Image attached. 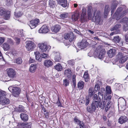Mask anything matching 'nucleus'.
Here are the masks:
<instances>
[{"mask_svg":"<svg viewBox=\"0 0 128 128\" xmlns=\"http://www.w3.org/2000/svg\"><path fill=\"white\" fill-rule=\"evenodd\" d=\"M49 4L50 7L54 8L55 6L54 2L52 0H50L49 1Z\"/></svg>","mask_w":128,"mask_h":128,"instance_id":"45","label":"nucleus"},{"mask_svg":"<svg viewBox=\"0 0 128 128\" xmlns=\"http://www.w3.org/2000/svg\"><path fill=\"white\" fill-rule=\"evenodd\" d=\"M107 54L110 58H112L116 54V50L114 49H110L108 52Z\"/></svg>","mask_w":128,"mask_h":128,"instance_id":"15","label":"nucleus"},{"mask_svg":"<svg viewBox=\"0 0 128 128\" xmlns=\"http://www.w3.org/2000/svg\"><path fill=\"white\" fill-rule=\"evenodd\" d=\"M113 114V111L112 110H110L109 113L108 114V118H110L111 116H112V115Z\"/></svg>","mask_w":128,"mask_h":128,"instance_id":"62","label":"nucleus"},{"mask_svg":"<svg viewBox=\"0 0 128 128\" xmlns=\"http://www.w3.org/2000/svg\"><path fill=\"white\" fill-rule=\"evenodd\" d=\"M10 12L9 11H6L4 12L3 15V16L4 18L6 20H8L10 17Z\"/></svg>","mask_w":128,"mask_h":128,"instance_id":"25","label":"nucleus"},{"mask_svg":"<svg viewBox=\"0 0 128 128\" xmlns=\"http://www.w3.org/2000/svg\"><path fill=\"white\" fill-rule=\"evenodd\" d=\"M98 107L96 106L95 104L92 103L90 106H88L87 107V110L88 112L92 113L95 111L96 108H98Z\"/></svg>","mask_w":128,"mask_h":128,"instance_id":"7","label":"nucleus"},{"mask_svg":"<svg viewBox=\"0 0 128 128\" xmlns=\"http://www.w3.org/2000/svg\"><path fill=\"white\" fill-rule=\"evenodd\" d=\"M6 11H4V10L2 8H0V15L1 16L3 15L4 12Z\"/></svg>","mask_w":128,"mask_h":128,"instance_id":"57","label":"nucleus"},{"mask_svg":"<svg viewBox=\"0 0 128 128\" xmlns=\"http://www.w3.org/2000/svg\"><path fill=\"white\" fill-rule=\"evenodd\" d=\"M101 90L98 91V96L99 99V100L101 101V100H102L103 97L104 95V93L103 92L105 91V90L103 89V90L102 91V89H101Z\"/></svg>","mask_w":128,"mask_h":128,"instance_id":"23","label":"nucleus"},{"mask_svg":"<svg viewBox=\"0 0 128 128\" xmlns=\"http://www.w3.org/2000/svg\"><path fill=\"white\" fill-rule=\"evenodd\" d=\"M112 98V96L110 95H108V96L106 98V100L107 101H108V102L109 101H110V100Z\"/></svg>","mask_w":128,"mask_h":128,"instance_id":"61","label":"nucleus"},{"mask_svg":"<svg viewBox=\"0 0 128 128\" xmlns=\"http://www.w3.org/2000/svg\"><path fill=\"white\" fill-rule=\"evenodd\" d=\"M122 7L119 8L114 14L113 16L114 18H116V20H118L121 17L126 15L128 12L126 10H124L122 11Z\"/></svg>","mask_w":128,"mask_h":128,"instance_id":"3","label":"nucleus"},{"mask_svg":"<svg viewBox=\"0 0 128 128\" xmlns=\"http://www.w3.org/2000/svg\"><path fill=\"white\" fill-rule=\"evenodd\" d=\"M71 73V70L69 68L65 70L64 72V74L68 78H71L72 76Z\"/></svg>","mask_w":128,"mask_h":128,"instance_id":"20","label":"nucleus"},{"mask_svg":"<svg viewBox=\"0 0 128 128\" xmlns=\"http://www.w3.org/2000/svg\"><path fill=\"white\" fill-rule=\"evenodd\" d=\"M24 107L22 105H19L18 107L15 109V110L17 112H24L25 110L24 108Z\"/></svg>","mask_w":128,"mask_h":128,"instance_id":"26","label":"nucleus"},{"mask_svg":"<svg viewBox=\"0 0 128 128\" xmlns=\"http://www.w3.org/2000/svg\"><path fill=\"white\" fill-rule=\"evenodd\" d=\"M123 22L124 24L128 23V18L124 17L122 19L120 22Z\"/></svg>","mask_w":128,"mask_h":128,"instance_id":"47","label":"nucleus"},{"mask_svg":"<svg viewBox=\"0 0 128 128\" xmlns=\"http://www.w3.org/2000/svg\"><path fill=\"white\" fill-rule=\"evenodd\" d=\"M39 21L38 19H36L31 21L30 25L31 28L32 29L35 28L38 25Z\"/></svg>","mask_w":128,"mask_h":128,"instance_id":"10","label":"nucleus"},{"mask_svg":"<svg viewBox=\"0 0 128 128\" xmlns=\"http://www.w3.org/2000/svg\"><path fill=\"white\" fill-rule=\"evenodd\" d=\"M79 18V14L77 13H74L72 16V20L74 22L77 20Z\"/></svg>","mask_w":128,"mask_h":128,"instance_id":"28","label":"nucleus"},{"mask_svg":"<svg viewBox=\"0 0 128 128\" xmlns=\"http://www.w3.org/2000/svg\"><path fill=\"white\" fill-rule=\"evenodd\" d=\"M70 35V33L68 34H65L64 38L66 40H67L68 39Z\"/></svg>","mask_w":128,"mask_h":128,"instance_id":"64","label":"nucleus"},{"mask_svg":"<svg viewBox=\"0 0 128 128\" xmlns=\"http://www.w3.org/2000/svg\"><path fill=\"white\" fill-rule=\"evenodd\" d=\"M120 38L118 36H116L114 37L113 40L115 42L118 43L120 41Z\"/></svg>","mask_w":128,"mask_h":128,"instance_id":"43","label":"nucleus"},{"mask_svg":"<svg viewBox=\"0 0 128 128\" xmlns=\"http://www.w3.org/2000/svg\"><path fill=\"white\" fill-rule=\"evenodd\" d=\"M100 87L99 86V85L98 84H95L94 89L96 91H98L99 90H100Z\"/></svg>","mask_w":128,"mask_h":128,"instance_id":"55","label":"nucleus"},{"mask_svg":"<svg viewBox=\"0 0 128 128\" xmlns=\"http://www.w3.org/2000/svg\"><path fill=\"white\" fill-rule=\"evenodd\" d=\"M88 44V43L84 39H83L81 42L78 44V46H80L82 48H86Z\"/></svg>","mask_w":128,"mask_h":128,"instance_id":"12","label":"nucleus"},{"mask_svg":"<svg viewBox=\"0 0 128 128\" xmlns=\"http://www.w3.org/2000/svg\"><path fill=\"white\" fill-rule=\"evenodd\" d=\"M82 13L81 14L84 15H86V9L84 7H83L82 10Z\"/></svg>","mask_w":128,"mask_h":128,"instance_id":"53","label":"nucleus"},{"mask_svg":"<svg viewBox=\"0 0 128 128\" xmlns=\"http://www.w3.org/2000/svg\"><path fill=\"white\" fill-rule=\"evenodd\" d=\"M6 94V92L4 91L0 90V100L5 98Z\"/></svg>","mask_w":128,"mask_h":128,"instance_id":"31","label":"nucleus"},{"mask_svg":"<svg viewBox=\"0 0 128 128\" xmlns=\"http://www.w3.org/2000/svg\"><path fill=\"white\" fill-rule=\"evenodd\" d=\"M98 96L97 94L94 95L93 97V101L92 103L94 104L96 106L99 107L101 109H104L105 105V102L104 101H101L98 99Z\"/></svg>","mask_w":128,"mask_h":128,"instance_id":"2","label":"nucleus"},{"mask_svg":"<svg viewBox=\"0 0 128 128\" xmlns=\"http://www.w3.org/2000/svg\"><path fill=\"white\" fill-rule=\"evenodd\" d=\"M54 56V60L56 62H60L62 58L60 54L58 52L54 51L53 52Z\"/></svg>","mask_w":128,"mask_h":128,"instance_id":"11","label":"nucleus"},{"mask_svg":"<svg viewBox=\"0 0 128 128\" xmlns=\"http://www.w3.org/2000/svg\"><path fill=\"white\" fill-rule=\"evenodd\" d=\"M111 105V102L109 101L108 102L105 108V110L106 112H107L108 111L111 110L112 108L110 107Z\"/></svg>","mask_w":128,"mask_h":128,"instance_id":"36","label":"nucleus"},{"mask_svg":"<svg viewBox=\"0 0 128 128\" xmlns=\"http://www.w3.org/2000/svg\"><path fill=\"white\" fill-rule=\"evenodd\" d=\"M38 46L39 48L41 50L42 52L46 51L48 48V46L45 44L43 43L39 44Z\"/></svg>","mask_w":128,"mask_h":128,"instance_id":"14","label":"nucleus"},{"mask_svg":"<svg viewBox=\"0 0 128 128\" xmlns=\"http://www.w3.org/2000/svg\"><path fill=\"white\" fill-rule=\"evenodd\" d=\"M96 51H94L93 50H91L90 52L88 54V56L90 57H92L93 56L94 57L98 56V54H96Z\"/></svg>","mask_w":128,"mask_h":128,"instance_id":"30","label":"nucleus"},{"mask_svg":"<svg viewBox=\"0 0 128 128\" xmlns=\"http://www.w3.org/2000/svg\"><path fill=\"white\" fill-rule=\"evenodd\" d=\"M55 68L58 71H61L62 70V67L60 63L54 66Z\"/></svg>","mask_w":128,"mask_h":128,"instance_id":"38","label":"nucleus"},{"mask_svg":"<svg viewBox=\"0 0 128 128\" xmlns=\"http://www.w3.org/2000/svg\"><path fill=\"white\" fill-rule=\"evenodd\" d=\"M68 14L66 12H64L61 14L60 15V18L64 19L66 18L68 16Z\"/></svg>","mask_w":128,"mask_h":128,"instance_id":"39","label":"nucleus"},{"mask_svg":"<svg viewBox=\"0 0 128 128\" xmlns=\"http://www.w3.org/2000/svg\"><path fill=\"white\" fill-rule=\"evenodd\" d=\"M2 47L5 50H7L10 48V46L8 44L5 43L2 45Z\"/></svg>","mask_w":128,"mask_h":128,"instance_id":"42","label":"nucleus"},{"mask_svg":"<svg viewBox=\"0 0 128 128\" xmlns=\"http://www.w3.org/2000/svg\"><path fill=\"white\" fill-rule=\"evenodd\" d=\"M32 125L31 122H25L21 124V126L25 128H31Z\"/></svg>","mask_w":128,"mask_h":128,"instance_id":"24","label":"nucleus"},{"mask_svg":"<svg viewBox=\"0 0 128 128\" xmlns=\"http://www.w3.org/2000/svg\"><path fill=\"white\" fill-rule=\"evenodd\" d=\"M68 62L69 65L70 66H72L74 64V62L73 60L68 61Z\"/></svg>","mask_w":128,"mask_h":128,"instance_id":"54","label":"nucleus"},{"mask_svg":"<svg viewBox=\"0 0 128 128\" xmlns=\"http://www.w3.org/2000/svg\"><path fill=\"white\" fill-rule=\"evenodd\" d=\"M20 116L21 119L24 121H27L28 120V116L26 114L21 113L20 114Z\"/></svg>","mask_w":128,"mask_h":128,"instance_id":"19","label":"nucleus"},{"mask_svg":"<svg viewBox=\"0 0 128 128\" xmlns=\"http://www.w3.org/2000/svg\"><path fill=\"white\" fill-rule=\"evenodd\" d=\"M6 96L5 98L2 99V100H0V109L4 108V105L5 104H8L10 102V100L8 98H6Z\"/></svg>","mask_w":128,"mask_h":128,"instance_id":"9","label":"nucleus"},{"mask_svg":"<svg viewBox=\"0 0 128 128\" xmlns=\"http://www.w3.org/2000/svg\"><path fill=\"white\" fill-rule=\"evenodd\" d=\"M118 2L117 1L114 0V1L112 6L111 8V12L112 14L113 13L114 10L116 8L118 5Z\"/></svg>","mask_w":128,"mask_h":128,"instance_id":"22","label":"nucleus"},{"mask_svg":"<svg viewBox=\"0 0 128 128\" xmlns=\"http://www.w3.org/2000/svg\"><path fill=\"white\" fill-rule=\"evenodd\" d=\"M111 93V90L110 87L107 86L106 87V94H110Z\"/></svg>","mask_w":128,"mask_h":128,"instance_id":"46","label":"nucleus"},{"mask_svg":"<svg viewBox=\"0 0 128 128\" xmlns=\"http://www.w3.org/2000/svg\"><path fill=\"white\" fill-rule=\"evenodd\" d=\"M86 15H84L81 14L80 17V21L82 22H84L85 21V19L86 18Z\"/></svg>","mask_w":128,"mask_h":128,"instance_id":"50","label":"nucleus"},{"mask_svg":"<svg viewBox=\"0 0 128 128\" xmlns=\"http://www.w3.org/2000/svg\"><path fill=\"white\" fill-rule=\"evenodd\" d=\"M84 78L85 81L86 82H87L89 79L88 75V73L86 72H85L84 75Z\"/></svg>","mask_w":128,"mask_h":128,"instance_id":"44","label":"nucleus"},{"mask_svg":"<svg viewBox=\"0 0 128 128\" xmlns=\"http://www.w3.org/2000/svg\"><path fill=\"white\" fill-rule=\"evenodd\" d=\"M44 65L47 67H48L52 66V62L50 60H46L44 62Z\"/></svg>","mask_w":128,"mask_h":128,"instance_id":"21","label":"nucleus"},{"mask_svg":"<svg viewBox=\"0 0 128 128\" xmlns=\"http://www.w3.org/2000/svg\"><path fill=\"white\" fill-rule=\"evenodd\" d=\"M110 9L109 8V6L106 5L104 8V15L106 16L108 14V12L110 11Z\"/></svg>","mask_w":128,"mask_h":128,"instance_id":"37","label":"nucleus"},{"mask_svg":"<svg viewBox=\"0 0 128 128\" xmlns=\"http://www.w3.org/2000/svg\"><path fill=\"white\" fill-rule=\"evenodd\" d=\"M76 76L74 75L72 76V82H73V85L74 86H76V80L75 79Z\"/></svg>","mask_w":128,"mask_h":128,"instance_id":"52","label":"nucleus"},{"mask_svg":"<svg viewBox=\"0 0 128 128\" xmlns=\"http://www.w3.org/2000/svg\"><path fill=\"white\" fill-rule=\"evenodd\" d=\"M41 57L43 58H47L48 55L44 53H43L42 54L40 55Z\"/></svg>","mask_w":128,"mask_h":128,"instance_id":"60","label":"nucleus"},{"mask_svg":"<svg viewBox=\"0 0 128 128\" xmlns=\"http://www.w3.org/2000/svg\"><path fill=\"white\" fill-rule=\"evenodd\" d=\"M121 27V25L120 24H116L113 27L111 28L110 30L111 31L116 30Z\"/></svg>","mask_w":128,"mask_h":128,"instance_id":"34","label":"nucleus"},{"mask_svg":"<svg viewBox=\"0 0 128 128\" xmlns=\"http://www.w3.org/2000/svg\"><path fill=\"white\" fill-rule=\"evenodd\" d=\"M74 38L73 33L72 32H70V35L68 38L69 41L71 42L74 39Z\"/></svg>","mask_w":128,"mask_h":128,"instance_id":"41","label":"nucleus"},{"mask_svg":"<svg viewBox=\"0 0 128 128\" xmlns=\"http://www.w3.org/2000/svg\"><path fill=\"white\" fill-rule=\"evenodd\" d=\"M36 69V65L32 64L30 67L29 70L32 72H34Z\"/></svg>","mask_w":128,"mask_h":128,"instance_id":"35","label":"nucleus"},{"mask_svg":"<svg viewBox=\"0 0 128 128\" xmlns=\"http://www.w3.org/2000/svg\"><path fill=\"white\" fill-rule=\"evenodd\" d=\"M80 128H86V125L85 123L82 121L80 122V123L78 124Z\"/></svg>","mask_w":128,"mask_h":128,"instance_id":"49","label":"nucleus"},{"mask_svg":"<svg viewBox=\"0 0 128 128\" xmlns=\"http://www.w3.org/2000/svg\"><path fill=\"white\" fill-rule=\"evenodd\" d=\"M84 82L80 81L78 83V87L80 90L83 89L84 85Z\"/></svg>","mask_w":128,"mask_h":128,"instance_id":"32","label":"nucleus"},{"mask_svg":"<svg viewBox=\"0 0 128 128\" xmlns=\"http://www.w3.org/2000/svg\"><path fill=\"white\" fill-rule=\"evenodd\" d=\"M14 62L18 64H20L22 62V60L21 58H19L15 59L14 60Z\"/></svg>","mask_w":128,"mask_h":128,"instance_id":"40","label":"nucleus"},{"mask_svg":"<svg viewBox=\"0 0 128 128\" xmlns=\"http://www.w3.org/2000/svg\"><path fill=\"white\" fill-rule=\"evenodd\" d=\"M88 18L92 20V22H95L97 24L101 25L103 21L101 17L100 11L94 10L92 11V7H89L88 9Z\"/></svg>","mask_w":128,"mask_h":128,"instance_id":"1","label":"nucleus"},{"mask_svg":"<svg viewBox=\"0 0 128 128\" xmlns=\"http://www.w3.org/2000/svg\"><path fill=\"white\" fill-rule=\"evenodd\" d=\"M63 84L66 86L69 85V82L68 80L65 79L63 80Z\"/></svg>","mask_w":128,"mask_h":128,"instance_id":"48","label":"nucleus"},{"mask_svg":"<svg viewBox=\"0 0 128 128\" xmlns=\"http://www.w3.org/2000/svg\"><path fill=\"white\" fill-rule=\"evenodd\" d=\"M128 120V119L126 116H122L118 119V122L120 124H123L125 123Z\"/></svg>","mask_w":128,"mask_h":128,"instance_id":"16","label":"nucleus"},{"mask_svg":"<svg viewBox=\"0 0 128 128\" xmlns=\"http://www.w3.org/2000/svg\"><path fill=\"white\" fill-rule=\"evenodd\" d=\"M90 100V98H89L88 97L86 98L85 102V104L86 105H87L89 104Z\"/></svg>","mask_w":128,"mask_h":128,"instance_id":"58","label":"nucleus"},{"mask_svg":"<svg viewBox=\"0 0 128 128\" xmlns=\"http://www.w3.org/2000/svg\"><path fill=\"white\" fill-rule=\"evenodd\" d=\"M49 31V29L47 26L44 25L39 30V32L42 33H46Z\"/></svg>","mask_w":128,"mask_h":128,"instance_id":"13","label":"nucleus"},{"mask_svg":"<svg viewBox=\"0 0 128 128\" xmlns=\"http://www.w3.org/2000/svg\"><path fill=\"white\" fill-rule=\"evenodd\" d=\"M8 89L15 97L18 96L20 92V90L18 87L10 86L8 88Z\"/></svg>","mask_w":128,"mask_h":128,"instance_id":"5","label":"nucleus"},{"mask_svg":"<svg viewBox=\"0 0 128 128\" xmlns=\"http://www.w3.org/2000/svg\"><path fill=\"white\" fill-rule=\"evenodd\" d=\"M74 122L78 124L82 121H80L77 118L75 117L74 118Z\"/></svg>","mask_w":128,"mask_h":128,"instance_id":"56","label":"nucleus"},{"mask_svg":"<svg viewBox=\"0 0 128 128\" xmlns=\"http://www.w3.org/2000/svg\"><path fill=\"white\" fill-rule=\"evenodd\" d=\"M14 15L16 17L19 18L21 16L22 14L20 12H14Z\"/></svg>","mask_w":128,"mask_h":128,"instance_id":"51","label":"nucleus"},{"mask_svg":"<svg viewBox=\"0 0 128 128\" xmlns=\"http://www.w3.org/2000/svg\"><path fill=\"white\" fill-rule=\"evenodd\" d=\"M58 3L61 5L63 7H66L67 5L66 0H56Z\"/></svg>","mask_w":128,"mask_h":128,"instance_id":"17","label":"nucleus"},{"mask_svg":"<svg viewBox=\"0 0 128 128\" xmlns=\"http://www.w3.org/2000/svg\"><path fill=\"white\" fill-rule=\"evenodd\" d=\"M8 76L12 78L15 77L16 73L14 70L12 68L8 69L7 70Z\"/></svg>","mask_w":128,"mask_h":128,"instance_id":"8","label":"nucleus"},{"mask_svg":"<svg viewBox=\"0 0 128 128\" xmlns=\"http://www.w3.org/2000/svg\"><path fill=\"white\" fill-rule=\"evenodd\" d=\"M124 29L125 31H126L128 29V23L124 24Z\"/></svg>","mask_w":128,"mask_h":128,"instance_id":"59","label":"nucleus"},{"mask_svg":"<svg viewBox=\"0 0 128 128\" xmlns=\"http://www.w3.org/2000/svg\"><path fill=\"white\" fill-rule=\"evenodd\" d=\"M26 47L28 51L34 49L36 47L35 44L34 42L31 41H28L26 42Z\"/></svg>","mask_w":128,"mask_h":128,"instance_id":"6","label":"nucleus"},{"mask_svg":"<svg viewBox=\"0 0 128 128\" xmlns=\"http://www.w3.org/2000/svg\"><path fill=\"white\" fill-rule=\"evenodd\" d=\"M4 6H9L12 4V0H2Z\"/></svg>","mask_w":128,"mask_h":128,"instance_id":"33","label":"nucleus"},{"mask_svg":"<svg viewBox=\"0 0 128 128\" xmlns=\"http://www.w3.org/2000/svg\"><path fill=\"white\" fill-rule=\"evenodd\" d=\"M56 104H57L58 106H62V104L60 102L59 98H58Z\"/></svg>","mask_w":128,"mask_h":128,"instance_id":"63","label":"nucleus"},{"mask_svg":"<svg viewBox=\"0 0 128 128\" xmlns=\"http://www.w3.org/2000/svg\"><path fill=\"white\" fill-rule=\"evenodd\" d=\"M105 52L104 50H102L100 52H99L98 53V52L96 51V54H98V58H99L102 59L104 56Z\"/></svg>","mask_w":128,"mask_h":128,"instance_id":"18","label":"nucleus"},{"mask_svg":"<svg viewBox=\"0 0 128 128\" xmlns=\"http://www.w3.org/2000/svg\"><path fill=\"white\" fill-rule=\"evenodd\" d=\"M88 92V95L90 97L93 96L95 93L94 88L92 87L90 88Z\"/></svg>","mask_w":128,"mask_h":128,"instance_id":"29","label":"nucleus"},{"mask_svg":"<svg viewBox=\"0 0 128 128\" xmlns=\"http://www.w3.org/2000/svg\"><path fill=\"white\" fill-rule=\"evenodd\" d=\"M60 28V26L58 25H56L52 28L53 31L56 33L58 31Z\"/></svg>","mask_w":128,"mask_h":128,"instance_id":"27","label":"nucleus"},{"mask_svg":"<svg viewBox=\"0 0 128 128\" xmlns=\"http://www.w3.org/2000/svg\"><path fill=\"white\" fill-rule=\"evenodd\" d=\"M124 52H120L118 53L116 56V60L120 64H123L127 60L128 55L124 56Z\"/></svg>","mask_w":128,"mask_h":128,"instance_id":"4","label":"nucleus"}]
</instances>
